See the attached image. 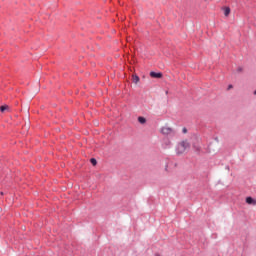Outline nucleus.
Listing matches in <instances>:
<instances>
[{
    "mask_svg": "<svg viewBox=\"0 0 256 256\" xmlns=\"http://www.w3.org/2000/svg\"><path fill=\"white\" fill-rule=\"evenodd\" d=\"M191 147V144L188 143L187 140H183L176 146V154L177 155H183L187 150H189Z\"/></svg>",
    "mask_w": 256,
    "mask_h": 256,
    "instance_id": "1",
    "label": "nucleus"
},
{
    "mask_svg": "<svg viewBox=\"0 0 256 256\" xmlns=\"http://www.w3.org/2000/svg\"><path fill=\"white\" fill-rule=\"evenodd\" d=\"M160 133H161L162 135H173V133H175V130H173V128H171V127L163 126V127L160 129Z\"/></svg>",
    "mask_w": 256,
    "mask_h": 256,
    "instance_id": "2",
    "label": "nucleus"
},
{
    "mask_svg": "<svg viewBox=\"0 0 256 256\" xmlns=\"http://www.w3.org/2000/svg\"><path fill=\"white\" fill-rule=\"evenodd\" d=\"M150 77L153 79H161L163 78V73L161 72H150Z\"/></svg>",
    "mask_w": 256,
    "mask_h": 256,
    "instance_id": "3",
    "label": "nucleus"
},
{
    "mask_svg": "<svg viewBox=\"0 0 256 256\" xmlns=\"http://www.w3.org/2000/svg\"><path fill=\"white\" fill-rule=\"evenodd\" d=\"M246 203H247L248 205H256V200L253 199V198H251V197H247V198H246Z\"/></svg>",
    "mask_w": 256,
    "mask_h": 256,
    "instance_id": "4",
    "label": "nucleus"
},
{
    "mask_svg": "<svg viewBox=\"0 0 256 256\" xmlns=\"http://www.w3.org/2000/svg\"><path fill=\"white\" fill-rule=\"evenodd\" d=\"M230 13H231V8L225 7L224 8V15H225V17H229Z\"/></svg>",
    "mask_w": 256,
    "mask_h": 256,
    "instance_id": "5",
    "label": "nucleus"
},
{
    "mask_svg": "<svg viewBox=\"0 0 256 256\" xmlns=\"http://www.w3.org/2000/svg\"><path fill=\"white\" fill-rule=\"evenodd\" d=\"M138 121L141 123V125H145V123H147V119H145L143 116H139Z\"/></svg>",
    "mask_w": 256,
    "mask_h": 256,
    "instance_id": "6",
    "label": "nucleus"
},
{
    "mask_svg": "<svg viewBox=\"0 0 256 256\" xmlns=\"http://www.w3.org/2000/svg\"><path fill=\"white\" fill-rule=\"evenodd\" d=\"M132 79H133V83H139V76L133 75Z\"/></svg>",
    "mask_w": 256,
    "mask_h": 256,
    "instance_id": "7",
    "label": "nucleus"
},
{
    "mask_svg": "<svg viewBox=\"0 0 256 256\" xmlns=\"http://www.w3.org/2000/svg\"><path fill=\"white\" fill-rule=\"evenodd\" d=\"M7 109H9V106H1V107H0V111H1L2 113H4L5 111H7Z\"/></svg>",
    "mask_w": 256,
    "mask_h": 256,
    "instance_id": "8",
    "label": "nucleus"
},
{
    "mask_svg": "<svg viewBox=\"0 0 256 256\" xmlns=\"http://www.w3.org/2000/svg\"><path fill=\"white\" fill-rule=\"evenodd\" d=\"M90 163H92V165H97V160L95 158L90 159Z\"/></svg>",
    "mask_w": 256,
    "mask_h": 256,
    "instance_id": "9",
    "label": "nucleus"
},
{
    "mask_svg": "<svg viewBox=\"0 0 256 256\" xmlns=\"http://www.w3.org/2000/svg\"><path fill=\"white\" fill-rule=\"evenodd\" d=\"M165 171H166V172H169V165H167V164H166V166H165Z\"/></svg>",
    "mask_w": 256,
    "mask_h": 256,
    "instance_id": "10",
    "label": "nucleus"
},
{
    "mask_svg": "<svg viewBox=\"0 0 256 256\" xmlns=\"http://www.w3.org/2000/svg\"><path fill=\"white\" fill-rule=\"evenodd\" d=\"M229 89H233V85L230 84V85L228 86V91H229Z\"/></svg>",
    "mask_w": 256,
    "mask_h": 256,
    "instance_id": "11",
    "label": "nucleus"
},
{
    "mask_svg": "<svg viewBox=\"0 0 256 256\" xmlns=\"http://www.w3.org/2000/svg\"><path fill=\"white\" fill-rule=\"evenodd\" d=\"M183 133H187V128H183Z\"/></svg>",
    "mask_w": 256,
    "mask_h": 256,
    "instance_id": "12",
    "label": "nucleus"
},
{
    "mask_svg": "<svg viewBox=\"0 0 256 256\" xmlns=\"http://www.w3.org/2000/svg\"><path fill=\"white\" fill-rule=\"evenodd\" d=\"M238 71H243V69L242 68H238Z\"/></svg>",
    "mask_w": 256,
    "mask_h": 256,
    "instance_id": "13",
    "label": "nucleus"
},
{
    "mask_svg": "<svg viewBox=\"0 0 256 256\" xmlns=\"http://www.w3.org/2000/svg\"><path fill=\"white\" fill-rule=\"evenodd\" d=\"M169 94V91H166V95H168Z\"/></svg>",
    "mask_w": 256,
    "mask_h": 256,
    "instance_id": "14",
    "label": "nucleus"
},
{
    "mask_svg": "<svg viewBox=\"0 0 256 256\" xmlns=\"http://www.w3.org/2000/svg\"><path fill=\"white\" fill-rule=\"evenodd\" d=\"M254 95H256V89H255V91H254Z\"/></svg>",
    "mask_w": 256,
    "mask_h": 256,
    "instance_id": "15",
    "label": "nucleus"
}]
</instances>
